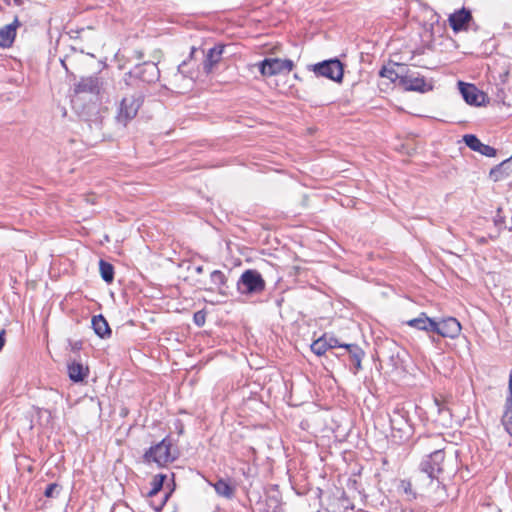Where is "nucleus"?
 <instances>
[{"instance_id":"obj_16","label":"nucleus","mask_w":512,"mask_h":512,"mask_svg":"<svg viewBox=\"0 0 512 512\" xmlns=\"http://www.w3.org/2000/svg\"><path fill=\"white\" fill-rule=\"evenodd\" d=\"M406 324L425 332H433L435 329V320L428 317L424 312L420 313L418 317L408 320Z\"/></svg>"},{"instance_id":"obj_10","label":"nucleus","mask_w":512,"mask_h":512,"mask_svg":"<svg viewBox=\"0 0 512 512\" xmlns=\"http://www.w3.org/2000/svg\"><path fill=\"white\" fill-rule=\"evenodd\" d=\"M434 333L444 337L455 339L461 332V324L454 317L443 318L440 321L435 320Z\"/></svg>"},{"instance_id":"obj_13","label":"nucleus","mask_w":512,"mask_h":512,"mask_svg":"<svg viewBox=\"0 0 512 512\" xmlns=\"http://www.w3.org/2000/svg\"><path fill=\"white\" fill-rule=\"evenodd\" d=\"M460 92L465 102L469 105L480 106L484 101V94L475 85L459 82Z\"/></svg>"},{"instance_id":"obj_42","label":"nucleus","mask_w":512,"mask_h":512,"mask_svg":"<svg viewBox=\"0 0 512 512\" xmlns=\"http://www.w3.org/2000/svg\"><path fill=\"white\" fill-rule=\"evenodd\" d=\"M62 65L65 67V69H67L64 61H62Z\"/></svg>"},{"instance_id":"obj_29","label":"nucleus","mask_w":512,"mask_h":512,"mask_svg":"<svg viewBox=\"0 0 512 512\" xmlns=\"http://www.w3.org/2000/svg\"><path fill=\"white\" fill-rule=\"evenodd\" d=\"M399 489L403 491V493L407 496L408 500L416 499V493L412 489V483L410 480H401L399 484Z\"/></svg>"},{"instance_id":"obj_37","label":"nucleus","mask_w":512,"mask_h":512,"mask_svg":"<svg viewBox=\"0 0 512 512\" xmlns=\"http://www.w3.org/2000/svg\"><path fill=\"white\" fill-rule=\"evenodd\" d=\"M4 343H5V339H4V331H1V332H0V350L3 348Z\"/></svg>"},{"instance_id":"obj_11","label":"nucleus","mask_w":512,"mask_h":512,"mask_svg":"<svg viewBox=\"0 0 512 512\" xmlns=\"http://www.w3.org/2000/svg\"><path fill=\"white\" fill-rule=\"evenodd\" d=\"M473 19L471 11L461 8L450 14L448 22L454 32H460L468 29V23Z\"/></svg>"},{"instance_id":"obj_38","label":"nucleus","mask_w":512,"mask_h":512,"mask_svg":"<svg viewBox=\"0 0 512 512\" xmlns=\"http://www.w3.org/2000/svg\"><path fill=\"white\" fill-rule=\"evenodd\" d=\"M203 271H204L203 266H197V267H195V272H196L197 274H202V273H203Z\"/></svg>"},{"instance_id":"obj_30","label":"nucleus","mask_w":512,"mask_h":512,"mask_svg":"<svg viewBox=\"0 0 512 512\" xmlns=\"http://www.w3.org/2000/svg\"><path fill=\"white\" fill-rule=\"evenodd\" d=\"M165 476L164 475H156L151 482V489L148 492L149 496L156 495L163 487Z\"/></svg>"},{"instance_id":"obj_21","label":"nucleus","mask_w":512,"mask_h":512,"mask_svg":"<svg viewBox=\"0 0 512 512\" xmlns=\"http://www.w3.org/2000/svg\"><path fill=\"white\" fill-rule=\"evenodd\" d=\"M345 349L349 353V357L353 365V373L356 374L362 368L361 362L364 352L357 344L345 345Z\"/></svg>"},{"instance_id":"obj_23","label":"nucleus","mask_w":512,"mask_h":512,"mask_svg":"<svg viewBox=\"0 0 512 512\" xmlns=\"http://www.w3.org/2000/svg\"><path fill=\"white\" fill-rule=\"evenodd\" d=\"M210 280L213 285V290H217L219 293L225 292V289L227 288V278L222 271H212L210 274Z\"/></svg>"},{"instance_id":"obj_9","label":"nucleus","mask_w":512,"mask_h":512,"mask_svg":"<svg viewBox=\"0 0 512 512\" xmlns=\"http://www.w3.org/2000/svg\"><path fill=\"white\" fill-rule=\"evenodd\" d=\"M103 88V81L98 75H90L87 77H82L73 88V93L75 97L81 95H92L98 96Z\"/></svg>"},{"instance_id":"obj_8","label":"nucleus","mask_w":512,"mask_h":512,"mask_svg":"<svg viewBox=\"0 0 512 512\" xmlns=\"http://www.w3.org/2000/svg\"><path fill=\"white\" fill-rule=\"evenodd\" d=\"M313 71L318 77H326L335 82L343 78V65L338 59L325 60L313 66Z\"/></svg>"},{"instance_id":"obj_34","label":"nucleus","mask_w":512,"mask_h":512,"mask_svg":"<svg viewBox=\"0 0 512 512\" xmlns=\"http://www.w3.org/2000/svg\"><path fill=\"white\" fill-rule=\"evenodd\" d=\"M194 319L196 324L199 326L204 323V316H201V318H199L198 314H195Z\"/></svg>"},{"instance_id":"obj_19","label":"nucleus","mask_w":512,"mask_h":512,"mask_svg":"<svg viewBox=\"0 0 512 512\" xmlns=\"http://www.w3.org/2000/svg\"><path fill=\"white\" fill-rule=\"evenodd\" d=\"M91 324L95 334L100 338L105 339L111 336V329L103 315L93 316Z\"/></svg>"},{"instance_id":"obj_39","label":"nucleus","mask_w":512,"mask_h":512,"mask_svg":"<svg viewBox=\"0 0 512 512\" xmlns=\"http://www.w3.org/2000/svg\"><path fill=\"white\" fill-rule=\"evenodd\" d=\"M195 51H196V48H195L194 46H193V47H191L190 58H192V57H193V55H194Z\"/></svg>"},{"instance_id":"obj_14","label":"nucleus","mask_w":512,"mask_h":512,"mask_svg":"<svg viewBox=\"0 0 512 512\" xmlns=\"http://www.w3.org/2000/svg\"><path fill=\"white\" fill-rule=\"evenodd\" d=\"M465 144L473 151L479 152L480 154L487 157L496 156V149L492 146L482 143L475 135L466 134L463 136Z\"/></svg>"},{"instance_id":"obj_28","label":"nucleus","mask_w":512,"mask_h":512,"mask_svg":"<svg viewBox=\"0 0 512 512\" xmlns=\"http://www.w3.org/2000/svg\"><path fill=\"white\" fill-rule=\"evenodd\" d=\"M381 77L388 78L391 82L398 81L400 83V77L403 73H398L392 67H383L379 72Z\"/></svg>"},{"instance_id":"obj_25","label":"nucleus","mask_w":512,"mask_h":512,"mask_svg":"<svg viewBox=\"0 0 512 512\" xmlns=\"http://www.w3.org/2000/svg\"><path fill=\"white\" fill-rule=\"evenodd\" d=\"M188 66V61L184 60L181 64L178 65L177 72L173 76V81L175 83L179 82L181 79H188L189 81H193V73L186 70Z\"/></svg>"},{"instance_id":"obj_15","label":"nucleus","mask_w":512,"mask_h":512,"mask_svg":"<svg viewBox=\"0 0 512 512\" xmlns=\"http://www.w3.org/2000/svg\"><path fill=\"white\" fill-rule=\"evenodd\" d=\"M225 47L223 44H217L208 50L203 61V69L207 74L221 61Z\"/></svg>"},{"instance_id":"obj_26","label":"nucleus","mask_w":512,"mask_h":512,"mask_svg":"<svg viewBox=\"0 0 512 512\" xmlns=\"http://www.w3.org/2000/svg\"><path fill=\"white\" fill-rule=\"evenodd\" d=\"M502 424L506 432L512 436V401L506 400L505 411L502 416Z\"/></svg>"},{"instance_id":"obj_7","label":"nucleus","mask_w":512,"mask_h":512,"mask_svg":"<svg viewBox=\"0 0 512 512\" xmlns=\"http://www.w3.org/2000/svg\"><path fill=\"white\" fill-rule=\"evenodd\" d=\"M259 71L263 76L270 77L284 72L289 73L294 67L290 59L265 58L258 63Z\"/></svg>"},{"instance_id":"obj_5","label":"nucleus","mask_w":512,"mask_h":512,"mask_svg":"<svg viewBox=\"0 0 512 512\" xmlns=\"http://www.w3.org/2000/svg\"><path fill=\"white\" fill-rule=\"evenodd\" d=\"M265 287L266 284L262 275L253 269L244 271L237 281V289L241 294H260L265 290Z\"/></svg>"},{"instance_id":"obj_17","label":"nucleus","mask_w":512,"mask_h":512,"mask_svg":"<svg viewBox=\"0 0 512 512\" xmlns=\"http://www.w3.org/2000/svg\"><path fill=\"white\" fill-rule=\"evenodd\" d=\"M19 26V21L15 18L14 22L8 24L0 29V46L8 48L13 44L16 36V28Z\"/></svg>"},{"instance_id":"obj_35","label":"nucleus","mask_w":512,"mask_h":512,"mask_svg":"<svg viewBox=\"0 0 512 512\" xmlns=\"http://www.w3.org/2000/svg\"><path fill=\"white\" fill-rule=\"evenodd\" d=\"M194 319L196 324L199 326L204 323V316H201V318H199L198 314H195Z\"/></svg>"},{"instance_id":"obj_4","label":"nucleus","mask_w":512,"mask_h":512,"mask_svg":"<svg viewBox=\"0 0 512 512\" xmlns=\"http://www.w3.org/2000/svg\"><path fill=\"white\" fill-rule=\"evenodd\" d=\"M160 77V71L158 66L153 62H144L134 67L133 70L129 71L124 75L123 82L126 86L133 84L135 80H139L144 83H154Z\"/></svg>"},{"instance_id":"obj_27","label":"nucleus","mask_w":512,"mask_h":512,"mask_svg":"<svg viewBox=\"0 0 512 512\" xmlns=\"http://www.w3.org/2000/svg\"><path fill=\"white\" fill-rule=\"evenodd\" d=\"M328 349L329 348L326 343V334L311 344V351L318 356L324 355Z\"/></svg>"},{"instance_id":"obj_33","label":"nucleus","mask_w":512,"mask_h":512,"mask_svg":"<svg viewBox=\"0 0 512 512\" xmlns=\"http://www.w3.org/2000/svg\"><path fill=\"white\" fill-rule=\"evenodd\" d=\"M434 403H435V405H436V407H437V410H438V413H439V414H441V413H443V412H448V410H447V409H445V408H443V407L441 406V404H440V402H439V400H438V399H435V400H434Z\"/></svg>"},{"instance_id":"obj_32","label":"nucleus","mask_w":512,"mask_h":512,"mask_svg":"<svg viewBox=\"0 0 512 512\" xmlns=\"http://www.w3.org/2000/svg\"><path fill=\"white\" fill-rule=\"evenodd\" d=\"M326 343H327V346L329 349L336 348V347L345 348V345H346V344H341L337 338H335L333 336H329L327 334H326Z\"/></svg>"},{"instance_id":"obj_22","label":"nucleus","mask_w":512,"mask_h":512,"mask_svg":"<svg viewBox=\"0 0 512 512\" xmlns=\"http://www.w3.org/2000/svg\"><path fill=\"white\" fill-rule=\"evenodd\" d=\"M212 486L218 496L226 499H232L234 497L236 488L235 486L231 485L229 481L220 478L214 484H212Z\"/></svg>"},{"instance_id":"obj_41","label":"nucleus","mask_w":512,"mask_h":512,"mask_svg":"<svg viewBox=\"0 0 512 512\" xmlns=\"http://www.w3.org/2000/svg\"><path fill=\"white\" fill-rule=\"evenodd\" d=\"M431 340H432V342H435L436 338L435 337H431Z\"/></svg>"},{"instance_id":"obj_2","label":"nucleus","mask_w":512,"mask_h":512,"mask_svg":"<svg viewBox=\"0 0 512 512\" xmlns=\"http://www.w3.org/2000/svg\"><path fill=\"white\" fill-rule=\"evenodd\" d=\"M392 437L398 443L408 441L413 435V426L409 420V412L398 404L389 415Z\"/></svg>"},{"instance_id":"obj_36","label":"nucleus","mask_w":512,"mask_h":512,"mask_svg":"<svg viewBox=\"0 0 512 512\" xmlns=\"http://www.w3.org/2000/svg\"><path fill=\"white\" fill-rule=\"evenodd\" d=\"M71 346H72V350H79L82 347V342L81 341H76Z\"/></svg>"},{"instance_id":"obj_40","label":"nucleus","mask_w":512,"mask_h":512,"mask_svg":"<svg viewBox=\"0 0 512 512\" xmlns=\"http://www.w3.org/2000/svg\"><path fill=\"white\" fill-rule=\"evenodd\" d=\"M14 3L17 5V6H20L23 4V1L22 0H14Z\"/></svg>"},{"instance_id":"obj_24","label":"nucleus","mask_w":512,"mask_h":512,"mask_svg":"<svg viewBox=\"0 0 512 512\" xmlns=\"http://www.w3.org/2000/svg\"><path fill=\"white\" fill-rule=\"evenodd\" d=\"M99 270L102 279L106 283H111L114 279V267L109 262H106L104 260H100L99 262Z\"/></svg>"},{"instance_id":"obj_3","label":"nucleus","mask_w":512,"mask_h":512,"mask_svg":"<svg viewBox=\"0 0 512 512\" xmlns=\"http://www.w3.org/2000/svg\"><path fill=\"white\" fill-rule=\"evenodd\" d=\"M177 457L176 451L172 450V439L165 437L159 443L149 448L144 454L146 462H155L159 466H164Z\"/></svg>"},{"instance_id":"obj_20","label":"nucleus","mask_w":512,"mask_h":512,"mask_svg":"<svg viewBox=\"0 0 512 512\" xmlns=\"http://www.w3.org/2000/svg\"><path fill=\"white\" fill-rule=\"evenodd\" d=\"M89 374L88 367L83 364L73 361L68 364V375L73 382L83 381Z\"/></svg>"},{"instance_id":"obj_31","label":"nucleus","mask_w":512,"mask_h":512,"mask_svg":"<svg viewBox=\"0 0 512 512\" xmlns=\"http://www.w3.org/2000/svg\"><path fill=\"white\" fill-rule=\"evenodd\" d=\"M62 490V487L58 483H50L47 485L44 495L47 498H57Z\"/></svg>"},{"instance_id":"obj_6","label":"nucleus","mask_w":512,"mask_h":512,"mask_svg":"<svg viewBox=\"0 0 512 512\" xmlns=\"http://www.w3.org/2000/svg\"><path fill=\"white\" fill-rule=\"evenodd\" d=\"M143 101L144 95L141 92L124 97L118 108L117 121L126 126L137 115Z\"/></svg>"},{"instance_id":"obj_18","label":"nucleus","mask_w":512,"mask_h":512,"mask_svg":"<svg viewBox=\"0 0 512 512\" xmlns=\"http://www.w3.org/2000/svg\"><path fill=\"white\" fill-rule=\"evenodd\" d=\"M490 178L500 181L512 175V156L490 170Z\"/></svg>"},{"instance_id":"obj_12","label":"nucleus","mask_w":512,"mask_h":512,"mask_svg":"<svg viewBox=\"0 0 512 512\" xmlns=\"http://www.w3.org/2000/svg\"><path fill=\"white\" fill-rule=\"evenodd\" d=\"M400 85L407 91L425 92L427 90L425 79L420 77L417 73L410 71L401 75Z\"/></svg>"},{"instance_id":"obj_1","label":"nucleus","mask_w":512,"mask_h":512,"mask_svg":"<svg viewBox=\"0 0 512 512\" xmlns=\"http://www.w3.org/2000/svg\"><path fill=\"white\" fill-rule=\"evenodd\" d=\"M431 444H427L429 448H434L426 459L420 464V471L425 473L430 481L438 479L439 475L443 472L444 462V444L445 439L441 434H436L427 437Z\"/></svg>"}]
</instances>
